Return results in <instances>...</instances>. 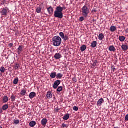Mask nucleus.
<instances>
[{"instance_id":"f8f14e48","label":"nucleus","mask_w":128,"mask_h":128,"mask_svg":"<svg viewBox=\"0 0 128 128\" xmlns=\"http://www.w3.org/2000/svg\"><path fill=\"white\" fill-rule=\"evenodd\" d=\"M47 98H52V92H48L46 94Z\"/></svg>"},{"instance_id":"4c0bfd02","label":"nucleus","mask_w":128,"mask_h":128,"mask_svg":"<svg viewBox=\"0 0 128 128\" xmlns=\"http://www.w3.org/2000/svg\"><path fill=\"white\" fill-rule=\"evenodd\" d=\"M97 12H98V10H96V8H94L92 10V14H96Z\"/></svg>"},{"instance_id":"f3484780","label":"nucleus","mask_w":128,"mask_h":128,"mask_svg":"<svg viewBox=\"0 0 128 128\" xmlns=\"http://www.w3.org/2000/svg\"><path fill=\"white\" fill-rule=\"evenodd\" d=\"M110 52H116V48L114 46H112L109 47Z\"/></svg>"},{"instance_id":"1a4fd4ad","label":"nucleus","mask_w":128,"mask_h":128,"mask_svg":"<svg viewBox=\"0 0 128 128\" xmlns=\"http://www.w3.org/2000/svg\"><path fill=\"white\" fill-rule=\"evenodd\" d=\"M18 50V54L20 56V54H22V52L24 50V46H19Z\"/></svg>"},{"instance_id":"7c9ffc66","label":"nucleus","mask_w":128,"mask_h":128,"mask_svg":"<svg viewBox=\"0 0 128 128\" xmlns=\"http://www.w3.org/2000/svg\"><path fill=\"white\" fill-rule=\"evenodd\" d=\"M62 86H59L57 89V92H60L62 90Z\"/></svg>"},{"instance_id":"473e14b6","label":"nucleus","mask_w":128,"mask_h":128,"mask_svg":"<svg viewBox=\"0 0 128 128\" xmlns=\"http://www.w3.org/2000/svg\"><path fill=\"white\" fill-rule=\"evenodd\" d=\"M11 100L12 102H16V96L14 95L11 96Z\"/></svg>"},{"instance_id":"6e6552de","label":"nucleus","mask_w":128,"mask_h":128,"mask_svg":"<svg viewBox=\"0 0 128 128\" xmlns=\"http://www.w3.org/2000/svg\"><path fill=\"white\" fill-rule=\"evenodd\" d=\"M36 96V94L35 92H32L30 93L29 95V98L30 100H32V98H34Z\"/></svg>"},{"instance_id":"72a5a7b5","label":"nucleus","mask_w":128,"mask_h":128,"mask_svg":"<svg viewBox=\"0 0 128 128\" xmlns=\"http://www.w3.org/2000/svg\"><path fill=\"white\" fill-rule=\"evenodd\" d=\"M0 70L1 72H6V68H4V66H2L1 67Z\"/></svg>"},{"instance_id":"a878e982","label":"nucleus","mask_w":128,"mask_h":128,"mask_svg":"<svg viewBox=\"0 0 128 128\" xmlns=\"http://www.w3.org/2000/svg\"><path fill=\"white\" fill-rule=\"evenodd\" d=\"M26 90H23L21 92H20V94L22 96H26Z\"/></svg>"},{"instance_id":"a19ab883","label":"nucleus","mask_w":128,"mask_h":128,"mask_svg":"<svg viewBox=\"0 0 128 128\" xmlns=\"http://www.w3.org/2000/svg\"><path fill=\"white\" fill-rule=\"evenodd\" d=\"M73 82H78V80L76 79V78L74 77V78H72Z\"/></svg>"},{"instance_id":"e433bc0d","label":"nucleus","mask_w":128,"mask_h":128,"mask_svg":"<svg viewBox=\"0 0 128 128\" xmlns=\"http://www.w3.org/2000/svg\"><path fill=\"white\" fill-rule=\"evenodd\" d=\"M73 110H74L75 112H78V108L76 106H74L73 108Z\"/></svg>"},{"instance_id":"79ce46f5","label":"nucleus","mask_w":128,"mask_h":128,"mask_svg":"<svg viewBox=\"0 0 128 128\" xmlns=\"http://www.w3.org/2000/svg\"><path fill=\"white\" fill-rule=\"evenodd\" d=\"M8 46L10 48H12L14 46V44L12 43H10L9 44H8Z\"/></svg>"},{"instance_id":"bb28decb","label":"nucleus","mask_w":128,"mask_h":128,"mask_svg":"<svg viewBox=\"0 0 128 128\" xmlns=\"http://www.w3.org/2000/svg\"><path fill=\"white\" fill-rule=\"evenodd\" d=\"M8 108V104H5L3 106H2V110H6Z\"/></svg>"},{"instance_id":"393cba45","label":"nucleus","mask_w":128,"mask_h":128,"mask_svg":"<svg viewBox=\"0 0 128 128\" xmlns=\"http://www.w3.org/2000/svg\"><path fill=\"white\" fill-rule=\"evenodd\" d=\"M42 8L41 6H39L36 8V12L37 14H40L42 12Z\"/></svg>"},{"instance_id":"f257e3e1","label":"nucleus","mask_w":128,"mask_h":128,"mask_svg":"<svg viewBox=\"0 0 128 128\" xmlns=\"http://www.w3.org/2000/svg\"><path fill=\"white\" fill-rule=\"evenodd\" d=\"M66 10V6H64L62 7L60 6H57L54 12V16L57 18L62 19L64 18V13L62 11Z\"/></svg>"},{"instance_id":"dca6fc26","label":"nucleus","mask_w":128,"mask_h":128,"mask_svg":"<svg viewBox=\"0 0 128 128\" xmlns=\"http://www.w3.org/2000/svg\"><path fill=\"white\" fill-rule=\"evenodd\" d=\"M110 30L112 32H114L116 30V26H112L110 28Z\"/></svg>"},{"instance_id":"4be33fe9","label":"nucleus","mask_w":128,"mask_h":128,"mask_svg":"<svg viewBox=\"0 0 128 128\" xmlns=\"http://www.w3.org/2000/svg\"><path fill=\"white\" fill-rule=\"evenodd\" d=\"M119 40L122 42H124V40H126V37L124 36H120L119 37Z\"/></svg>"},{"instance_id":"ddd939ff","label":"nucleus","mask_w":128,"mask_h":128,"mask_svg":"<svg viewBox=\"0 0 128 128\" xmlns=\"http://www.w3.org/2000/svg\"><path fill=\"white\" fill-rule=\"evenodd\" d=\"M97 44H98V42H96V41H94L91 44V48H96Z\"/></svg>"},{"instance_id":"a211bd4d","label":"nucleus","mask_w":128,"mask_h":128,"mask_svg":"<svg viewBox=\"0 0 128 128\" xmlns=\"http://www.w3.org/2000/svg\"><path fill=\"white\" fill-rule=\"evenodd\" d=\"M8 102V96H4L3 98V102L4 104H6Z\"/></svg>"},{"instance_id":"c756f323","label":"nucleus","mask_w":128,"mask_h":128,"mask_svg":"<svg viewBox=\"0 0 128 128\" xmlns=\"http://www.w3.org/2000/svg\"><path fill=\"white\" fill-rule=\"evenodd\" d=\"M18 78L14 79L13 82L14 84H18Z\"/></svg>"},{"instance_id":"49530a36","label":"nucleus","mask_w":128,"mask_h":128,"mask_svg":"<svg viewBox=\"0 0 128 128\" xmlns=\"http://www.w3.org/2000/svg\"><path fill=\"white\" fill-rule=\"evenodd\" d=\"M0 128H2V126H0Z\"/></svg>"},{"instance_id":"2eb2a0df","label":"nucleus","mask_w":128,"mask_h":128,"mask_svg":"<svg viewBox=\"0 0 128 128\" xmlns=\"http://www.w3.org/2000/svg\"><path fill=\"white\" fill-rule=\"evenodd\" d=\"M98 38L99 40H104V34H100L98 36Z\"/></svg>"},{"instance_id":"4468645a","label":"nucleus","mask_w":128,"mask_h":128,"mask_svg":"<svg viewBox=\"0 0 128 128\" xmlns=\"http://www.w3.org/2000/svg\"><path fill=\"white\" fill-rule=\"evenodd\" d=\"M122 50L125 52L126 50H128V45L122 44Z\"/></svg>"},{"instance_id":"7ed1b4c3","label":"nucleus","mask_w":128,"mask_h":128,"mask_svg":"<svg viewBox=\"0 0 128 128\" xmlns=\"http://www.w3.org/2000/svg\"><path fill=\"white\" fill-rule=\"evenodd\" d=\"M82 12L84 18H88V14H90V8H88L86 6H84L82 8Z\"/></svg>"},{"instance_id":"b1692460","label":"nucleus","mask_w":128,"mask_h":128,"mask_svg":"<svg viewBox=\"0 0 128 128\" xmlns=\"http://www.w3.org/2000/svg\"><path fill=\"white\" fill-rule=\"evenodd\" d=\"M86 50V45H82L80 48L81 52H84Z\"/></svg>"},{"instance_id":"f704fd0d","label":"nucleus","mask_w":128,"mask_h":128,"mask_svg":"<svg viewBox=\"0 0 128 128\" xmlns=\"http://www.w3.org/2000/svg\"><path fill=\"white\" fill-rule=\"evenodd\" d=\"M20 68V64H16L14 67V70H18V68Z\"/></svg>"},{"instance_id":"a18cd8bd","label":"nucleus","mask_w":128,"mask_h":128,"mask_svg":"<svg viewBox=\"0 0 128 128\" xmlns=\"http://www.w3.org/2000/svg\"><path fill=\"white\" fill-rule=\"evenodd\" d=\"M114 70H116V68L112 67V70H114Z\"/></svg>"},{"instance_id":"9b49d317","label":"nucleus","mask_w":128,"mask_h":128,"mask_svg":"<svg viewBox=\"0 0 128 128\" xmlns=\"http://www.w3.org/2000/svg\"><path fill=\"white\" fill-rule=\"evenodd\" d=\"M48 124V120L46 118H44L42 120V124L43 126H46Z\"/></svg>"},{"instance_id":"423d86ee","label":"nucleus","mask_w":128,"mask_h":128,"mask_svg":"<svg viewBox=\"0 0 128 128\" xmlns=\"http://www.w3.org/2000/svg\"><path fill=\"white\" fill-rule=\"evenodd\" d=\"M104 102V98H100L97 102L98 106H102V104Z\"/></svg>"},{"instance_id":"9d476101","label":"nucleus","mask_w":128,"mask_h":128,"mask_svg":"<svg viewBox=\"0 0 128 128\" xmlns=\"http://www.w3.org/2000/svg\"><path fill=\"white\" fill-rule=\"evenodd\" d=\"M54 58L55 60H60V58H62V54L60 53H56L55 54Z\"/></svg>"},{"instance_id":"39448f33","label":"nucleus","mask_w":128,"mask_h":128,"mask_svg":"<svg viewBox=\"0 0 128 128\" xmlns=\"http://www.w3.org/2000/svg\"><path fill=\"white\" fill-rule=\"evenodd\" d=\"M61 82L62 81H60V80H56L53 84V88H54V90H56V88H58V86L60 84Z\"/></svg>"},{"instance_id":"cd10ccee","label":"nucleus","mask_w":128,"mask_h":128,"mask_svg":"<svg viewBox=\"0 0 128 128\" xmlns=\"http://www.w3.org/2000/svg\"><path fill=\"white\" fill-rule=\"evenodd\" d=\"M98 64V60H96L94 61H93L92 66L94 68H96V66Z\"/></svg>"},{"instance_id":"37998d69","label":"nucleus","mask_w":128,"mask_h":128,"mask_svg":"<svg viewBox=\"0 0 128 128\" xmlns=\"http://www.w3.org/2000/svg\"><path fill=\"white\" fill-rule=\"evenodd\" d=\"M125 120H126V122L128 121V114L125 117Z\"/></svg>"},{"instance_id":"6ab92c4d","label":"nucleus","mask_w":128,"mask_h":128,"mask_svg":"<svg viewBox=\"0 0 128 128\" xmlns=\"http://www.w3.org/2000/svg\"><path fill=\"white\" fill-rule=\"evenodd\" d=\"M70 118V114H66L64 117H63V120H68Z\"/></svg>"},{"instance_id":"0eeeda50","label":"nucleus","mask_w":128,"mask_h":128,"mask_svg":"<svg viewBox=\"0 0 128 128\" xmlns=\"http://www.w3.org/2000/svg\"><path fill=\"white\" fill-rule=\"evenodd\" d=\"M47 10L49 14H54V8H52V6H50V7L47 8Z\"/></svg>"},{"instance_id":"c9c22d12","label":"nucleus","mask_w":128,"mask_h":128,"mask_svg":"<svg viewBox=\"0 0 128 128\" xmlns=\"http://www.w3.org/2000/svg\"><path fill=\"white\" fill-rule=\"evenodd\" d=\"M62 128H68V126L67 124H66L64 123H63L62 125Z\"/></svg>"},{"instance_id":"aec40b11","label":"nucleus","mask_w":128,"mask_h":128,"mask_svg":"<svg viewBox=\"0 0 128 128\" xmlns=\"http://www.w3.org/2000/svg\"><path fill=\"white\" fill-rule=\"evenodd\" d=\"M51 78H55L56 76V72H54L51 74L50 75Z\"/></svg>"},{"instance_id":"20e7f679","label":"nucleus","mask_w":128,"mask_h":128,"mask_svg":"<svg viewBox=\"0 0 128 128\" xmlns=\"http://www.w3.org/2000/svg\"><path fill=\"white\" fill-rule=\"evenodd\" d=\"M2 10L0 11V13L2 16H8V8H3L2 9Z\"/></svg>"},{"instance_id":"f03ea898","label":"nucleus","mask_w":128,"mask_h":128,"mask_svg":"<svg viewBox=\"0 0 128 128\" xmlns=\"http://www.w3.org/2000/svg\"><path fill=\"white\" fill-rule=\"evenodd\" d=\"M52 44L54 46H60L62 44V40L60 36H55L52 39Z\"/></svg>"},{"instance_id":"2f4dec72","label":"nucleus","mask_w":128,"mask_h":128,"mask_svg":"<svg viewBox=\"0 0 128 128\" xmlns=\"http://www.w3.org/2000/svg\"><path fill=\"white\" fill-rule=\"evenodd\" d=\"M60 36L61 38H62V40L63 38H64V32H60Z\"/></svg>"},{"instance_id":"58836bf2","label":"nucleus","mask_w":128,"mask_h":128,"mask_svg":"<svg viewBox=\"0 0 128 128\" xmlns=\"http://www.w3.org/2000/svg\"><path fill=\"white\" fill-rule=\"evenodd\" d=\"M14 124H20V120H15L14 122Z\"/></svg>"},{"instance_id":"ea45409f","label":"nucleus","mask_w":128,"mask_h":128,"mask_svg":"<svg viewBox=\"0 0 128 128\" xmlns=\"http://www.w3.org/2000/svg\"><path fill=\"white\" fill-rule=\"evenodd\" d=\"M84 16H82L80 18V22H84Z\"/></svg>"},{"instance_id":"412c9836","label":"nucleus","mask_w":128,"mask_h":128,"mask_svg":"<svg viewBox=\"0 0 128 128\" xmlns=\"http://www.w3.org/2000/svg\"><path fill=\"white\" fill-rule=\"evenodd\" d=\"M36 122H34V121H32L30 122V126L31 128H34V126H36Z\"/></svg>"},{"instance_id":"5701e85b","label":"nucleus","mask_w":128,"mask_h":128,"mask_svg":"<svg viewBox=\"0 0 128 128\" xmlns=\"http://www.w3.org/2000/svg\"><path fill=\"white\" fill-rule=\"evenodd\" d=\"M62 74L59 73L58 74H56V78H59V80H60L62 78Z\"/></svg>"},{"instance_id":"c85d7f7f","label":"nucleus","mask_w":128,"mask_h":128,"mask_svg":"<svg viewBox=\"0 0 128 128\" xmlns=\"http://www.w3.org/2000/svg\"><path fill=\"white\" fill-rule=\"evenodd\" d=\"M68 36L67 35H64L62 40H64V42H66V40H68Z\"/></svg>"},{"instance_id":"c03bdc74","label":"nucleus","mask_w":128,"mask_h":128,"mask_svg":"<svg viewBox=\"0 0 128 128\" xmlns=\"http://www.w3.org/2000/svg\"><path fill=\"white\" fill-rule=\"evenodd\" d=\"M0 114H2V109L0 108Z\"/></svg>"}]
</instances>
